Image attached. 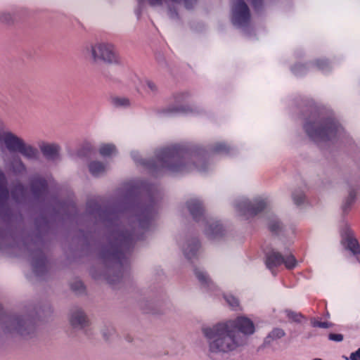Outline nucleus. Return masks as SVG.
Instances as JSON below:
<instances>
[{"label":"nucleus","mask_w":360,"mask_h":360,"mask_svg":"<svg viewBox=\"0 0 360 360\" xmlns=\"http://www.w3.org/2000/svg\"><path fill=\"white\" fill-rule=\"evenodd\" d=\"M202 333L207 339L210 354L228 353L244 345V339L236 335L232 325L226 322L203 328Z\"/></svg>","instance_id":"f257e3e1"},{"label":"nucleus","mask_w":360,"mask_h":360,"mask_svg":"<svg viewBox=\"0 0 360 360\" xmlns=\"http://www.w3.org/2000/svg\"><path fill=\"white\" fill-rule=\"evenodd\" d=\"M84 56L93 64H120L121 58L113 44L97 42L86 45L82 50Z\"/></svg>","instance_id":"f03ea898"},{"label":"nucleus","mask_w":360,"mask_h":360,"mask_svg":"<svg viewBox=\"0 0 360 360\" xmlns=\"http://www.w3.org/2000/svg\"><path fill=\"white\" fill-rule=\"evenodd\" d=\"M227 324H231L233 330L236 335L240 336L244 339V345L246 343L247 338L255 332V325L248 318L240 316L234 320L226 322Z\"/></svg>","instance_id":"7ed1b4c3"},{"label":"nucleus","mask_w":360,"mask_h":360,"mask_svg":"<svg viewBox=\"0 0 360 360\" xmlns=\"http://www.w3.org/2000/svg\"><path fill=\"white\" fill-rule=\"evenodd\" d=\"M23 141L20 137L10 131L0 133V145L4 146L10 151H18Z\"/></svg>","instance_id":"20e7f679"},{"label":"nucleus","mask_w":360,"mask_h":360,"mask_svg":"<svg viewBox=\"0 0 360 360\" xmlns=\"http://www.w3.org/2000/svg\"><path fill=\"white\" fill-rule=\"evenodd\" d=\"M249 18L250 13L247 5L243 1H238L233 9V22L235 25H243Z\"/></svg>","instance_id":"39448f33"},{"label":"nucleus","mask_w":360,"mask_h":360,"mask_svg":"<svg viewBox=\"0 0 360 360\" xmlns=\"http://www.w3.org/2000/svg\"><path fill=\"white\" fill-rule=\"evenodd\" d=\"M342 243L346 245V248L349 250L354 255L360 253V246L352 233L349 231L342 233Z\"/></svg>","instance_id":"423d86ee"},{"label":"nucleus","mask_w":360,"mask_h":360,"mask_svg":"<svg viewBox=\"0 0 360 360\" xmlns=\"http://www.w3.org/2000/svg\"><path fill=\"white\" fill-rule=\"evenodd\" d=\"M87 322L86 316L81 311L74 312L70 318V323L74 327H84Z\"/></svg>","instance_id":"0eeeda50"},{"label":"nucleus","mask_w":360,"mask_h":360,"mask_svg":"<svg viewBox=\"0 0 360 360\" xmlns=\"http://www.w3.org/2000/svg\"><path fill=\"white\" fill-rule=\"evenodd\" d=\"M41 152L49 158H54L58 153L59 146L54 143H43L40 145Z\"/></svg>","instance_id":"6e6552de"},{"label":"nucleus","mask_w":360,"mask_h":360,"mask_svg":"<svg viewBox=\"0 0 360 360\" xmlns=\"http://www.w3.org/2000/svg\"><path fill=\"white\" fill-rule=\"evenodd\" d=\"M283 262V257L279 253L273 252L267 257L266 266L269 269H272L280 266Z\"/></svg>","instance_id":"1a4fd4ad"},{"label":"nucleus","mask_w":360,"mask_h":360,"mask_svg":"<svg viewBox=\"0 0 360 360\" xmlns=\"http://www.w3.org/2000/svg\"><path fill=\"white\" fill-rule=\"evenodd\" d=\"M17 152L20 153L28 158H34L37 155V150L31 146L26 144L25 141H23L22 146L20 147Z\"/></svg>","instance_id":"9d476101"},{"label":"nucleus","mask_w":360,"mask_h":360,"mask_svg":"<svg viewBox=\"0 0 360 360\" xmlns=\"http://www.w3.org/2000/svg\"><path fill=\"white\" fill-rule=\"evenodd\" d=\"M11 330L16 331L17 333H20L22 335H27V324L20 320H13L11 322Z\"/></svg>","instance_id":"9b49d317"},{"label":"nucleus","mask_w":360,"mask_h":360,"mask_svg":"<svg viewBox=\"0 0 360 360\" xmlns=\"http://www.w3.org/2000/svg\"><path fill=\"white\" fill-rule=\"evenodd\" d=\"M110 101L112 104L117 108H125L130 105V100L127 97L113 96Z\"/></svg>","instance_id":"f8f14e48"},{"label":"nucleus","mask_w":360,"mask_h":360,"mask_svg":"<svg viewBox=\"0 0 360 360\" xmlns=\"http://www.w3.org/2000/svg\"><path fill=\"white\" fill-rule=\"evenodd\" d=\"M89 171L93 175L98 176L105 171V167L99 162H92L89 165Z\"/></svg>","instance_id":"ddd939ff"},{"label":"nucleus","mask_w":360,"mask_h":360,"mask_svg":"<svg viewBox=\"0 0 360 360\" xmlns=\"http://www.w3.org/2000/svg\"><path fill=\"white\" fill-rule=\"evenodd\" d=\"M305 128L307 134L314 139H316L318 137L324 139L325 136H328L329 131V129H318L314 132L311 131L309 125H307Z\"/></svg>","instance_id":"4468645a"},{"label":"nucleus","mask_w":360,"mask_h":360,"mask_svg":"<svg viewBox=\"0 0 360 360\" xmlns=\"http://www.w3.org/2000/svg\"><path fill=\"white\" fill-rule=\"evenodd\" d=\"M99 151L103 156H110L115 153L116 149L112 144H103L99 148Z\"/></svg>","instance_id":"2eb2a0df"},{"label":"nucleus","mask_w":360,"mask_h":360,"mask_svg":"<svg viewBox=\"0 0 360 360\" xmlns=\"http://www.w3.org/2000/svg\"><path fill=\"white\" fill-rule=\"evenodd\" d=\"M188 209L191 213V214L196 217L198 213H200L202 210L201 205L198 200H193L188 205Z\"/></svg>","instance_id":"dca6fc26"},{"label":"nucleus","mask_w":360,"mask_h":360,"mask_svg":"<svg viewBox=\"0 0 360 360\" xmlns=\"http://www.w3.org/2000/svg\"><path fill=\"white\" fill-rule=\"evenodd\" d=\"M285 314L289 320L291 321L301 322L302 319H303V316L300 314L290 310H286Z\"/></svg>","instance_id":"f3484780"},{"label":"nucleus","mask_w":360,"mask_h":360,"mask_svg":"<svg viewBox=\"0 0 360 360\" xmlns=\"http://www.w3.org/2000/svg\"><path fill=\"white\" fill-rule=\"evenodd\" d=\"M283 264H285L286 268L292 269L295 266L296 260L292 255H289V256L286 257L285 259L283 258Z\"/></svg>","instance_id":"a211bd4d"},{"label":"nucleus","mask_w":360,"mask_h":360,"mask_svg":"<svg viewBox=\"0 0 360 360\" xmlns=\"http://www.w3.org/2000/svg\"><path fill=\"white\" fill-rule=\"evenodd\" d=\"M195 275L200 282L209 283V278L207 277L206 274H205V272H203L200 269H196Z\"/></svg>","instance_id":"6ab92c4d"},{"label":"nucleus","mask_w":360,"mask_h":360,"mask_svg":"<svg viewBox=\"0 0 360 360\" xmlns=\"http://www.w3.org/2000/svg\"><path fill=\"white\" fill-rule=\"evenodd\" d=\"M285 335L284 331L282 329L276 328L273 330L269 334V337L273 339L281 338Z\"/></svg>","instance_id":"aec40b11"},{"label":"nucleus","mask_w":360,"mask_h":360,"mask_svg":"<svg viewBox=\"0 0 360 360\" xmlns=\"http://www.w3.org/2000/svg\"><path fill=\"white\" fill-rule=\"evenodd\" d=\"M225 299L231 307L236 308L238 306V300L235 297L230 295L226 297Z\"/></svg>","instance_id":"412c9836"},{"label":"nucleus","mask_w":360,"mask_h":360,"mask_svg":"<svg viewBox=\"0 0 360 360\" xmlns=\"http://www.w3.org/2000/svg\"><path fill=\"white\" fill-rule=\"evenodd\" d=\"M312 326L314 327L327 328L330 326V323L326 321H312Z\"/></svg>","instance_id":"4be33fe9"},{"label":"nucleus","mask_w":360,"mask_h":360,"mask_svg":"<svg viewBox=\"0 0 360 360\" xmlns=\"http://www.w3.org/2000/svg\"><path fill=\"white\" fill-rule=\"evenodd\" d=\"M329 339L335 342H341L343 340V335L341 334L330 333Z\"/></svg>","instance_id":"5701e85b"},{"label":"nucleus","mask_w":360,"mask_h":360,"mask_svg":"<svg viewBox=\"0 0 360 360\" xmlns=\"http://www.w3.org/2000/svg\"><path fill=\"white\" fill-rule=\"evenodd\" d=\"M146 86L151 92H156L158 91L157 85L151 81H147Z\"/></svg>","instance_id":"b1692460"},{"label":"nucleus","mask_w":360,"mask_h":360,"mask_svg":"<svg viewBox=\"0 0 360 360\" xmlns=\"http://www.w3.org/2000/svg\"><path fill=\"white\" fill-rule=\"evenodd\" d=\"M347 360H360V348L356 352L351 353L350 356Z\"/></svg>","instance_id":"393cba45"},{"label":"nucleus","mask_w":360,"mask_h":360,"mask_svg":"<svg viewBox=\"0 0 360 360\" xmlns=\"http://www.w3.org/2000/svg\"><path fill=\"white\" fill-rule=\"evenodd\" d=\"M304 196L303 194H300L298 196H294L293 197V200L295 201V202L297 204V205H300L302 202V201L304 200Z\"/></svg>","instance_id":"a878e982"},{"label":"nucleus","mask_w":360,"mask_h":360,"mask_svg":"<svg viewBox=\"0 0 360 360\" xmlns=\"http://www.w3.org/2000/svg\"><path fill=\"white\" fill-rule=\"evenodd\" d=\"M245 207L247 210V212L251 214H255L258 212V210L255 211L252 207H250V205L247 202L245 203Z\"/></svg>","instance_id":"bb28decb"},{"label":"nucleus","mask_w":360,"mask_h":360,"mask_svg":"<svg viewBox=\"0 0 360 360\" xmlns=\"http://www.w3.org/2000/svg\"><path fill=\"white\" fill-rule=\"evenodd\" d=\"M162 0H150V2L153 5H156L162 2Z\"/></svg>","instance_id":"cd10ccee"},{"label":"nucleus","mask_w":360,"mask_h":360,"mask_svg":"<svg viewBox=\"0 0 360 360\" xmlns=\"http://www.w3.org/2000/svg\"><path fill=\"white\" fill-rule=\"evenodd\" d=\"M4 180V175L1 172H0V184L2 183Z\"/></svg>","instance_id":"c85d7f7f"},{"label":"nucleus","mask_w":360,"mask_h":360,"mask_svg":"<svg viewBox=\"0 0 360 360\" xmlns=\"http://www.w3.org/2000/svg\"><path fill=\"white\" fill-rule=\"evenodd\" d=\"M259 210H261L264 207V202H260L259 203Z\"/></svg>","instance_id":"c756f323"},{"label":"nucleus","mask_w":360,"mask_h":360,"mask_svg":"<svg viewBox=\"0 0 360 360\" xmlns=\"http://www.w3.org/2000/svg\"><path fill=\"white\" fill-rule=\"evenodd\" d=\"M186 255L187 257H190L191 255H190V252H187V250H186Z\"/></svg>","instance_id":"7c9ffc66"},{"label":"nucleus","mask_w":360,"mask_h":360,"mask_svg":"<svg viewBox=\"0 0 360 360\" xmlns=\"http://www.w3.org/2000/svg\"><path fill=\"white\" fill-rule=\"evenodd\" d=\"M172 170H174V171H180V170H181V169H179V168H177V169H176V168H172Z\"/></svg>","instance_id":"2f4dec72"},{"label":"nucleus","mask_w":360,"mask_h":360,"mask_svg":"<svg viewBox=\"0 0 360 360\" xmlns=\"http://www.w3.org/2000/svg\"><path fill=\"white\" fill-rule=\"evenodd\" d=\"M314 360H322L321 359H314Z\"/></svg>","instance_id":"473e14b6"}]
</instances>
